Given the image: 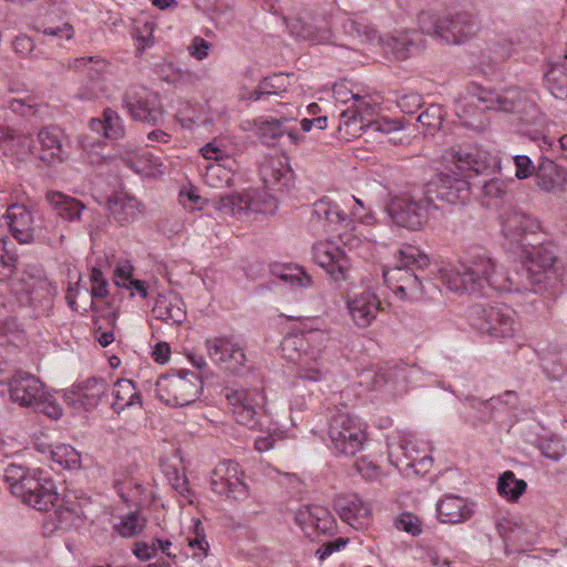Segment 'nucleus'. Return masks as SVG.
<instances>
[{"label":"nucleus","mask_w":567,"mask_h":567,"mask_svg":"<svg viewBox=\"0 0 567 567\" xmlns=\"http://www.w3.org/2000/svg\"><path fill=\"white\" fill-rule=\"evenodd\" d=\"M446 173L426 185L433 204L446 202L451 205L465 204L471 196V186L466 179L470 172L483 174L491 168L487 153L476 147L453 146L443 154Z\"/></svg>","instance_id":"nucleus-1"},{"label":"nucleus","mask_w":567,"mask_h":567,"mask_svg":"<svg viewBox=\"0 0 567 567\" xmlns=\"http://www.w3.org/2000/svg\"><path fill=\"white\" fill-rule=\"evenodd\" d=\"M329 340V333L320 329L288 334L280 344L281 355L295 364L298 378L320 382L329 374V368L323 358Z\"/></svg>","instance_id":"nucleus-2"},{"label":"nucleus","mask_w":567,"mask_h":567,"mask_svg":"<svg viewBox=\"0 0 567 567\" xmlns=\"http://www.w3.org/2000/svg\"><path fill=\"white\" fill-rule=\"evenodd\" d=\"M495 265L492 257L474 252L468 261L447 264L440 268L443 284L454 292H470L488 296L495 287L492 276Z\"/></svg>","instance_id":"nucleus-3"},{"label":"nucleus","mask_w":567,"mask_h":567,"mask_svg":"<svg viewBox=\"0 0 567 567\" xmlns=\"http://www.w3.org/2000/svg\"><path fill=\"white\" fill-rule=\"evenodd\" d=\"M3 478L11 494L34 509L49 511L59 501L54 482L38 470L9 464Z\"/></svg>","instance_id":"nucleus-4"},{"label":"nucleus","mask_w":567,"mask_h":567,"mask_svg":"<svg viewBox=\"0 0 567 567\" xmlns=\"http://www.w3.org/2000/svg\"><path fill=\"white\" fill-rule=\"evenodd\" d=\"M429 258L419 248L408 245L398 252V264L383 270L389 288L402 300H417L423 296V286L412 267L424 268Z\"/></svg>","instance_id":"nucleus-5"},{"label":"nucleus","mask_w":567,"mask_h":567,"mask_svg":"<svg viewBox=\"0 0 567 567\" xmlns=\"http://www.w3.org/2000/svg\"><path fill=\"white\" fill-rule=\"evenodd\" d=\"M417 22L422 33L446 44L463 43L475 35L478 30L477 21L466 12L444 16L421 12Z\"/></svg>","instance_id":"nucleus-6"},{"label":"nucleus","mask_w":567,"mask_h":567,"mask_svg":"<svg viewBox=\"0 0 567 567\" xmlns=\"http://www.w3.org/2000/svg\"><path fill=\"white\" fill-rule=\"evenodd\" d=\"M354 100L353 110L343 111L341 114L340 128H344L346 133L351 136H361L365 134L368 137L380 135L381 143L402 144L403 136H399L402 131V125L399 121L394 120H378L370 121L367 124L363 121L362 113L369 106L358 95L352 94Z\"/></svg>","instance_id":"nucleus-7"},{"label":"nucleus","mask_w":567,"mask_h":567,"mask_svg":"<svg viewBox=\"0 0 567 567\" xmlns=\"http://www.w3.org/2000/svg\"><path fill=\"white\" fill-rule=\"evenodd\" d=\"M155 385L157 398L174 408L194 403L203 391L202 378L188 370L161 375Z\"/></svg>","instance_id":"nucleus-8"},{"label":"nucleus","mask_w":567,"mask_h":567,"mask_svg":"<svg viewBox=\"0 0 567 567\" xmlns=\"http://www.w3.org/2000/svg\"><path fill=\"white\" fill-rule=\"evenodd\" d=\"M439 204H433L427 189L420 196L403 194L391 199L388 213L393 223L411 230L423 228L434 210L440 209Z\"/></svg>","instance_id":"nucleus-9"},{"label":"nucleus","mask_w":567,"mask_h":567,"mask_svg":"<svg viewBox=\"0 0 567 567\" xmlns=\"http://www.w3.org/2000/svg\"><path fill=\"white\" fill-rule=\"evenodd\" d=\"M328 435L332 446L341 454L354 455L363 446L365 432L361 424L348 412L336 409L331 411Z\"/></svg>","instance_id":"nucleus-10"},{"label":"nucleus","mask_w":567,"mask_h":567,"mask_svg":"<svg viewBox=\"0 0 567 567\" xmlns=\"http://www.w3.org/2000/svg\"><path fill=\"white\" fill-rule=\"evenodd\" d=\"M235 421L250 430L261 427V404L264 396L257 390L230 389L224 390Z\"/></svg>","instance_id":"nucleus-11"},{"label":"nucleus","mask_w":567,"mask_h":567,"mask_svg":"<svg viewBox=\"0 0 567 567\" xmlns=\"http://www.w3.org/2000/svg\"><path fill=\"white\" fill-rule=\"evenodd\" d=\"M210 485L216 494L234 501H244L249 495L239 464L230 460L220 462L214 468Z\"/></svg>","instance_id":"nucleus-12"},{"label":"nucleus","mask_w":567,"mask_h":567,"mask_svg":"<svg viewBox=\"0 0 567 567\" xmlns=\"http://www.w3.org/2000/svg\"><path fill=\"white\" fill-rule=\"evenodd\" d=\"M312 258L334 282L349 280L352 267L350 257L333 241L326 240L315 244Z\"/></svg>","instance_id":"nucleus-13"},{"label":"nucleus","mask_w":567,"mask_h":567,"mask_svg":"<svg viewBox=\"0 0 567 567\" xmlns=\"http://www.w3.org/2000/svg\"><path fill=\"white\" fill-rule=\"evenodd\" d=\"M207 355L226 372L237 374L247 363L243 348L229 337H213L205 341Z\"/></svg>","instance_id":"nucleus-14"},{"label":"nucleus","mask_w":567,"mask_h":567,"mask_svg":"<svg viewBox=\"0 0 567 567\" xmlns=\"http://www.w3.org/2000/svg\"><path fill=\"white\" fill-rule=\"evenodd\" d=\"M123 102L135 120L154 124L163 115L158 94L146 87H135L127 91Z\"/></svg>","instance_id":"nucleus-15"},{"label":"nucleus","mask_w":567,"mask_h":567,"mask_svg":"<svg viewBox=\"0 0 567 567\" xmlns=\"http://www.w3.org/2000/svg\"><path fill=\"white\" fill-rule=\"evenodd\" d=\"M285 23L291 35L313 44L324 43L331 38L326 21L307 10L285 18Z\"/></svg>","instance_id":"nucleus-16"},{"label":"nucleus","mask_w":567,"mask_h":567,"mask_svg":"<svg viewBox=\"0 0 567 567\" xmlns=\"http://www.w3.org/2000/svg\"><path fill=\"white\" fill-rule=\"evenodd\" d=\"M295 522L307 537L331 534L336 529V519L331 513L318 505H303L295 512Z\"/></svg>","instance_id":"nucleus-17"},{"label":"nucleus","mask_w":567,"mask_h":567,"mask_svg":"<svg viewBox=\"0 0 567 567\" xmlns=\"http://www.w3.org/2000/svg\"><path fill=\"white\" fill-rule=\"evenodd\" d=\"M333 506L340 518L355 529L367 528L371 523V505L357 494L338 495Z\"/></svg>","instance_id":"nucleus-18"},{"label":"nucleus","mask_w":567,"mask_h":567,"mask_svg":"<svg viewBox=\"0 0 567 567\" xmlns=\"http://www.w3.org/2000/svg\"><path fill=\"white\" fill-rule=\"evenodd\" d=\"M13 290L16 293L24 295L32 306H37L42 300H49L55 292V288L43 271L35 268L25 271L14 284Z\"/></svg>","instance_id":"nucleus-19"},{"label":"nucleus","mask_w":567,"mask_h":567,"mask_svg":"<svg viewBox=\"0 0 567 567\" xmlns=\"http://www.w3.org/2000/svg\"><path fill=\"white\" fill-rule=\"evenodd\" d=\"M10 398L21 405H35L44 398L42 382L34 375L17 371L9 382Z\"/></svg>","instance_id":"nucleus-20"},{"label":"nucleus","mask_w":567,"mask_h":567,"mask_svg":"<svg viewBox=\"0 0 567 567\" xmlns=\"http://www.w3.org/2000/svg\"><path fill=\"white\" fill-rule=\"evenodd\" d=\"M349 315L359 328H368L381 311V301L372 291H363L347 302Z\"/></svg>","instance_id":"nucleus-21"},{"label":"nucleus","mask_w":567,"mask_h":567,"mask_svg":"<svg viewBox=\"0 0 567 567\" xmlns=\"http://www.w3.org/2000/svg\"><path fill=\"white\" fill-rule=\"evenodd\" d=\"M12 236L21 244H30L34 239L33 216L20 204H12L3 215Z\"/></svg>","instance_id":"nucleus-22"},{"label":"nucleus","mask_w":567,"mask_h":567,"mask_svg":"<svg viewBox=\"0 0 567 567\" xmlns=\"http://www.w3.org/2000/svg\"><path fill=\"white\" fill-rule=\"evenodd\" d=\"M522 259L526 274L534 282L540 281V275L553 267L556 257L546 246L522 245Z\"/></svg>","instance_id":"nucleus-23"},{"label":"nucleus","mask_w":567,"mask_h":567,"mask_svg":"<svg viewBox=\"0 0 567 567\" xmlns=\"http://www.w3.org/2000/svg\"><path fill=\"white\" fill-rule=\"evenodd\" d=\"M287 118H258L254 122V125L256 134L264 144L274 145L284 134L289 137L291 143L298 144L301 141V136L296 127L287 126Z\"/></svg>","instance_id":"nucleus-24"},{"label":"nucleus","mask_w":567,"mask_h":567,"mask_svg":"<svg viewBox=\"0 0 567 567\" xmlns=\"http://www.w3.org/2000/svg\"><path fill=\"white\" fill-rule=\"evenodd\" d=\"M567 183V171L550 158H542L535 171L536 186L546 193L561 189Z\"/></svg>","instance_id":"nucleus-25"},{"label":"nucleus","mask_w":567,"mask_h":567,"mask_svg":"<svg viewBox=\"0 0 567 567\" xmlns=\"http://www.w3.org/2000/svg\"><path fill=\"white\" fill-rule=\"evenodd\" d=\"M45 199L50 205L52 212L59 218L69 221H80L82 212L85 209V205L72 197L59 190H49L45 194Z\"/></svg>","instance_id":"nucleus-26"},{"label":"nucleus","mask_w":567,"mask_h":567,"mask_svg":"<svg viewBox=\"0 0 567 567\" xmlns=\"http://www.w3.org/2000/svg\"><path fill=\"white\" fill-rule=\"evenodd\" d=\"M64 134L58 126H47L39 131L38 141L41 145V159L48 164L62 162L66 157L63 146Z\"/></svg>","instance_id":"nucleus-27"},{"label":"nucleus","mask_w":567,"mask_h":567,"mask_svg":"<svg viewBox=\"0 0 567 567\" xmlns=\"http://www.w3.org/2000/svg\"><path fill=\"white\" fill-rule=\"evenodd\" d=\"M437 515L442 523L460 524L470 519L473 515V504L460 496H445L436 506Z\"/></svg>","instance_id":"nucleus-28"},{"label":"nucleus","mask_w":567,"mask_h":567,"mask_svg":"<svg viewBox=\"0 0 567 567\" xmlns=\"http://www.w3.org/2000/svg\"><path fill=\"white\" fill-rule=\"evenodd\" d=\"M33 140L30 134L18 132L0 124V152L6 156H25L32 153Z\"/></svg>","instance_id":"nucleus-29"},{"label":"nucleus","mask_w":567,"mask_h":567,"mask_svg":"<svg viewBox=\"0 0 567 567\" xmlns=\"http://www.w3.org/2000/svg\"><path fill=\"white\" fill-rule=\"evenodd\" d=\"M423 40L416 32L402 33L384 41V52L396 60H406L423 50Z\"/></svg>","instance_id":"nucleus-30"},{"label":"nucleus","mask_w":567,"mask_h":567,"mask_svg":"<svg viewBox=\"0 0 567 567\" xmlns=\"http://www.w3.org/2000/svg\"><path fill=\"white\" fill-rule=\"evenodd\" d=\"M538 225L528 215L518 212V209H509L502 215V231L505 237H511L512 241L518 243L523 249V235L533 231Z\"/></svg>","instance_id":"nucleus-31"},{"label":"nucleus","mask_w":567,"mask_h":567,"mask_svg":"<svg viewBox=\"0 0 567 567\" xmlns=\"http://www.w3.org/2000/svg\"><path fill=\"white\" fill-rule=\"evenodd\" d=\"M260 176L265 186L275 192H284L292 184V171L281 161H269L262 164Z\"/></svg>","instance_id":"nucleus-32"},{"label":"nucleus","mask_w":567,"mask_h":567,"mask_svg":"<svg viewBox=\"0 0 567 567\" xmlns=\"http://www.w3.org/2000/svg\"><path fill=\"white\" fill-rule=\"evenodd\" d=\"M107 392V384L102 379L91 378L78 385L72 391L74 401L79 402L85 410L95 409Z\"/></svg>","instance_id":"nucleus-33"},{"label":"nucleus","mask_w":567,"mask_h":567,"mask_svg":"<svg viewBox=\"0 0 567 567\" xmlns=\"http://www.w3.org/2000/svg\"><path fill=\"white\" fill-rule=\"evenodd\" d=\"M107 209L110 215L120 224L134 220L143 213L141 203L127 195H115L109 198Z\"/></svg>","instance_id":"nucleus-34"},{"label":"nucleus","mask_w":567,"mask_h":567,"mask_svg":"<svg viewBox=\"0 0 567 567\" xmlns=\"http://www.w3.org/2000/svg\"><path fill=\"white\" fill-rule=\"evenodd\" d=\"M536 105L526 97L524 92L517 86L504 90L498 95V112L518 113L520 120L525 121L524 113L533 112Z\"/></svg>","instance_id":"nucleus-35"},{"label":"nucleus","mask_w":567,"mask_h":567,"mask_svg":"<svg viewBox=\"0 0 567 567\" xmlns=\"http://www.w3.org/2000/svg\"><path fill=\"white\" fill-rule=\"evenodd\" d=\"M312 217L319 221H326L329 227L336 230L338 229L337 226H348L350 223L348 215L328 197L320 198L313 204Z\"/></svg>","instance_id":"nucleus-36"},{"label":"nucleus","mask_w":567,"mask_h":567,"mask_svg":"<svg viewBox=\"0 0 567 567\" xmlns=\"http://www.w3.org/2000/svg\"><path fill=\"white\" fill-rule=\"evenodd\" d=\"M494 103L495 100L493 97V93L491 92L481 90L477 94H472L466 105L474 107L475 112L472 116H470L465 124L475 130H484L486 126H489L492 123V117L487 116L486 121H483L481 120V115H483L485 111H493Z\"/></svg>","instance_id":"nucleus-37"},{"label":"nucleus","mask_w":567,"mask_h":567,"mask_svg":"<svg viewBox=\"0 0 567 567\" xmlns=\"http://www.w3.org/2000/svg\"><path fill=\"white\" fill-rule=\"evenodd\" d=\"M214 207L220 214L233 217H240L248 212H259L257 203L250 200L248 196L240 194L221 196L214 203Z\"/></svg>","instance_id":"nucleus-38"},{"label":"nucleus","mask_w":567,"mask_h":567,"mask_svg":"<svg viewBox=\"0 0 567 567\" xmlns=\"http://www.w3.org/2000/svg\"><path fill=\"white\" fill-rule=\"evenodd\" d=\"M112 395L114 396L112 410L117 414L126 408L142 404L141 395L135 384L127 379H121L114 383Z\"/></svg>","instance_id":"nucleus-39"},{"label":"nucleus","mask_w":567,"mask_h":567,"mask_svg":"<svg viewBox=\"0 0 567 567\" xmlns=\"http://www.w3.org/2000/svg\"><path fill=\"white\" fill-rule=\"evenodd\" d=\"M126 164L137 174L145 176H157L164 173L162 159L150 152H137L124 158Z\"/></svg>","instance_id":"nucleus-40"},{"label":"nucleus","mask_w":567,"mask_h":567,"mask_svg":"<svg viewBox=\"0 0 567 567\" xmlns=\"http://www.w3.org/2000/svg\"><path fill=\"white\" fill-rule=\"evenodd\" d=\"M527 481L519 480L513 471H504L498 476V495L508 503H517L527 491Z\"/></svg>","instance_id":"nucleus-41"},{"label":"nucleus","mask_w":567,"mask_h":567,"mask_svg":"<svg viewBox=\"0 0 567 567\" xmlns=\"http://www.w3.org/2000/svg\"><path fill=\"white\" fill-rule=\"evenodd\" d=\"M202 155L206 159H213L216 163L207 166L206 171V179L209 184H213L214 178H220L221 174L224 175V179L226 183L229 182L230 177L228 172L224 171V165L221 162L228 161V156L224 150L215 145L214 143H208L200 148Z\"/></svg>","instance_id":"nucleus-42"},{"label":"nucleus","mask_w":567,"mask_h":567,"mask_svg":"<svg viewBox=\"0 0 567 567\" xmlns=\"http://www.w3.org/2000/svg\"><path fill=\"white\" fill-rule=\"evenodd\" d=\"M289 85L290 78L288 74L276 73L265 78L246 99L250 101H258L264 96L277 95L280 92H285Z\"/></svg>","instance_id":"nucleus-43"},{"label":"nucleus","mask_w":567,"mask_h":567,"mask_svg":"<svg viewBox=\"0 0 567 567\" xmlns=\"http://www.w3.org/2000/svg\"><path fill=\"white\" fill-rule=\"evenodd\" d=\"M545 85L555 97H567V55L565 61L553 64L545 73Z\"/></svg>","instance_id":"nucleus-44"},{"label":"nucleus","mask_w":567,"mask_h":567,"mask_svg":"<svg viewBox=\"0 0 567 567\" xmlns=\"http://www.w3.org/2000/svg\"><path fill=\"white\" fill-rule=\"evenodd\" d=\"M181 303L182 302L179 300H159L153 308V312L159 320L167 323L181 324L186 318V312L182 308Z\"/></svg>","instance_id":"nucleus-45"},{"label":"nucleus","mask_w":567,"mask_h":567,"mask_svg":"<svg viewBox=\"0 0 567 567\" xmlns=\"http://www.w3.org/2000/svg\"><path fill=\"white\" fill-rule=\"evenodd\" d=\"M146 519L137 512L123 516L114 529L123 537H134L145 527Z\"/></svg>","instance_id":"nucleus-46"},{"label":"nucleus","mask_w":567,"mask_h":567,"mask_svg":"<svg viewBox=\"0 0 567 567\" xmlns=\"http://www.w3.org/2000/svg\"><path fill=\"white\" fill-rule=\"evenodd\" d=\"M157 75L172 84H186L193 81V73L175 68L172 63L163 62L156 65Z\"/></svg>","instance_id":"nucleus-47"},{"label":"nucleus","mask_w":567,"mask_h":567,"mask_svg":"<svg viewBox=\"0 0 567 567\" xmlns=\"http://www.w3.org/2000/svg\"><path fill=\"white\" fill-rule=\"evenodd\" d=\"M50 454L53 462L65 468L79 467L81 464L80 454L71 445H56L50 451Z\"/></svg>","instance_id":"nucleus-48"},{"label":"nucleus","mask_w":567,"mask_h":567,"mask_svg":"<svg viewBox=\"0 0 567 567\" xmlns=\"http://www.w3.org/2000/svg\"><path fill=\"white\" fill-rule=\"evenodd\" d=\"M495 312L491 307L486 309L482 306H476L473 309L472 324L482 334H492L494 331Z\"/></svg>","instance_id":"nucleus-49"},{"label":"nucleus","mask_w":567,"mask_h":567,"mask_svg":"<svg viewBox=\"0 0 567 567\" xmlns=\"http://www.w3.org/2000/svg\"><path fill=\"white\" fill-rule=\"evenodd\" d=\"M519 329L517 313L511 307L498 309V334L499 337H513Z\"/></svg>","instance_id":"nucleus-50"},{"label":"nucleus","mask_w":567,"mask_h":567,"mask_svg":"<svg viewBox=\"0 0 567 567\" xmlns=\"http://www.w3.org/2000/svg\"><path fill=\"white\" fill-rule=\"evenodd\" d=\"M8 244L6 237L0 238V281L10 279L17 266V256L9 251Z\"/></svg>","instance_id":"nucleus-51"},{"label":"nucleus","mask_w":567,"mask_h":567,"mask_svg":"<svg viewBox=\"0 0 567 567\" xmlns=\"http://www.w3.org/2000/svg\"><path fill=\"white\" fill-rule=\"evenodd\" d=\"M56 509L54 512V517L56 522V526L60 529H70L72 527L78 526L83 519L86 518V512H81L79 509H64L63 507L56 505Z\"/></svg>","instance_id":"nucleus-52"},{"label":"nucleus","mask_w":567,"mask_h":567,"mask_svg":"<svg viewBox=\"0 0 567 567\" xmlns=\"http://www.w3.org/2000/svg\"><path fill=\"white\" fill-rule=\"evenodd\" d=\"M443 118L442 107L437 104H431L417 116V122L427 130L435 131L441 127Z\"/></svg>","instance_id":"nucleus-53"},{"label":"nucleus","mask_w":567,"mask_h":567,"mask_svg":"<svg viewBox=\"0 0 567 567\" xmlns=\"http://www.w3.org/2000/svg\"><path fill=\"white\" fill-rule=\"evenodd\" d=\"M103 116H104V123H105L104 137H106V138L122 137L124 134V128L121 123V118H120L118 114L111 109H106L104 111Z\"/></svg>","instance_id":"nucleus-54"},{"label":"nucleus","mask_w":567,"mask_h":567,"mask_svg":"<svg viewBox=\"0 0 567 567\" xmlns=\"http://www.w3.org/2000/svg\"><path fill=\"white\" fill-rule=\"evenodd\" d=\"M72 65L74 69L87 70L94 74H101L107 69V62L97 55L76 58Z\"/></svg>","instance_id":"nucleus-55"},{"label":"nucleus","mask_w":567,"mask_h":567,"mask_svg":"<svg viewBox=\"0 0 567 567\" xmlns=\"http://www.w3.org/2000/svg\"><path fill=\"white\" fill-rule=\"evenodd\" d=\"M91 282V297L92 298H105L109 295V282L103 272L93 267L90 274Z\"/></svg>","instance_id":"nucleus-56"},{"label":"nucleus","mask_w":567,"mask_h":567,"mask_svg":"<svg viewBox=\"0 0 567 567\" xmlns=\"http://www.w3.org/2000/svg\"><path fill=\"white\" fill-rule=\"evenodd\" d=\"M513 163L516 168L515 177L517 179H527L532 175L536 176V167L530 157L517 155L513 157Z\"/></svg>","instance_id":"nucleus-57"},{"label":"nucleus","mask_w":567,"mask_h":567,"mask_svg":"<svg viewBox=\"0 0 567 567\" xmlns=\"http://www.w3.org/2000/svg\"><path fill=\"white\" fill-rule=\"evenodd\" d=\"M116 320L117 313L112 311L106 317V321L111 326V330H103L102 327H96L94 329V338L102 347H107L114 341V328Z\"/></svg>","instance_id":"nucleus-58"},{"label":"nucleus","mask_w":567,"mask_h":567,"mask_svg":"<svg viewBox=\"0 0 567 567\" xmlns=\"http://www.w3.org/2000/svg\"><path fill=\"white\" fill-rule=\"evenodd\" d=\"M281 279L299 287H309L312 285L311 277L300 267L287 269V271L281 274Z\"/></svg>","instance_id":"nucleus-59"},{"label":"nucleus","mask_w":567,"mask_h":567,"mask_svg":"<svg viewBox=\"0 0 567 567\" xmlns=\"http://www.w3.org/2000/svg\"><path fill=\"white\" fill-rule=\"evenodd\" d=\"M481 192L478 194L483 206L491 208L495 205L496 181L494 177L480 182Z\"/></svg>","instance_id":"nucleus-60"},{"label":"nucleus","mask_w":567,"mask_h":567,"mask_svg":"<svg viewBox=\"0 0 567 567\" xmlns=\"http://www.w3.org/2000/svg\"><path fill=\"white\" fill-rule=\"evenodd\" d=\"M90 505V498L86 496H79L75 492H68L59 506L64 509H79L86 512V507Z\"/></svg>","instance_id":"nucleus-61"},{"label":"nucleus","mask_w":567,"mask_h":567,"mask_svg":"<svg viewBox=\"0 0 567 567\" xmlns=\"http://www.w3.org/2000/svg\"><path fill=\"white\" fill-rule=\"evenodd\" d=\"M389 449V457L393 464L396 466H410L411 461L413 460L406 452V446L404 444H388Z\"/></svg>","instance_id":"nucleus-62"},{"label":"nucleus","mask_w":567,"mask_h":567,"mask_svg":"<svg viewBox=\"0 0 567 567\" xmlns=\"http://www.w3.org/2000/svg\"><path fill=\"white\" fill-rule=\"evenodd\" d=\"M153 23L146 22L142 29H135V39L137 41V51H143L145 48L151 47L153 43Z\"/></svg>","instance_id":"nucleus-63"},{"label":"nucleus","mask_w":567,"mask_h":567,"mask_svg":"<svg viewBox=\"0 0 567 567\" xmlns=\"http://www.w3.org/2000/svg\"><path fill=\"white\" fill-rule=\"evenodd\" d=\"M542 452L545 457L559 460L566 454V447L560 440H549L542 444Z\"/></svg>","instance_id":"nucleus-64"}]
</instances>
